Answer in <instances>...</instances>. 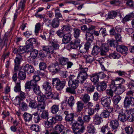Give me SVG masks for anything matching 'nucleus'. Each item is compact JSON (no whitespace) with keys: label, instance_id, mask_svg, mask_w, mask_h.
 I'll use <instances>...</instances> for the list:
<instances>
[{"label":"nucleus","instance_id":"nucleus-1","mask_svg":"<svg viewBox=\"0 0 134 134\" xmlns=\"http://www.w3.org/2000/svg\"><path fill=\"white\" fill-rule=\"evenodd\" d=\"M68 86L69 87L66 89V92L71 94H76L75 89L79 86L80 81L76 79V77L74 75H70L69 77Z\"/></svg>","mask_w":134,"mask_h":134},{"label":"nucleus","instance_id":"nucleus-53","mask_svg":"<svg viewBox=\"0 0 134 134\" xmlns=\"http://www.w3.org/2000/svg\"><path fill=\"white\" fill-rule=\"evenodd\" d=\"M95 88V86L91 84L86 89V91L87 93L91 94L94 92Z\"/></svg>","mask_w":134,"mask_h":134},{"label":"nucleus","instance_id":"nucleus-28","mask_svg":"<svg viewBox=\"0 0 134 134\" xmlns=\"http://www.w3.org/2000/svg\"><path fill=\"white\" fill-rule=\"evenodd\" d=\"M114 89V91L118 95L121 94L125 90V88L122 85L116 87Z\"/></svg>","mask_w":134,"mask_h":134},{"label":"nucleus","instance_id":"nucleus-13","mask_svg":"<svg viewBox=\"0 0 134 134\" xmlns=\"http://www.w3.org/2000/svg\"><path fill=\"white\" fill-rule=\"evenodd\" d=\"M64 113L66 115L65 119L66 122H70V124L72 123L74 120V115L73 113H70L69 112L65 111L64 112Z\"/></svg>","mask_w":134,"mask_h":134},{"label":"nucleus","instance_id":"nucleus-59","mask_svg":"<svg viewBox=\"0 0 134 134\" xmlns=\"http://www.w3.org/2000/svg\"><path fill=\"white\" fill-rule=\"evenodd\" d=\"M61 29L65 33L66 32L71 31V30H72L70 26L68 25H64L62 27Z\"/></svg>","mask_w":134,"mask_h":134},{"label":"nucleus","instance_id":"nucleus-34","mask_svg":"<svg viewBox=\"0 0 134 134\" xmlns=\"http://www.w3.org/2000/svg\"><path fill=\"white\" fill-rule=\"evenodd\" d=\"M41 117L43 119L47 120V121H46L45 123L48 122V119L49 118L48 117V111L47 110H44L42 111V113L41 114Z\"/></svg>","mask_w":134,"mask_h":134},{"label":"nucleus","instance_id":"nucleus-39","mask_svg":"<svg viewBox=\"0 0 134 134\" xmlns=\"http://www.w3.org/2000/svg\"><path fill=\"white\" fill-rule=\"evenodd\" d=\"M86 38L88 42H92L93 40V36L92 34L90 32H87L86 34Z\"/></svg>","mask_w":134,"mask_h":134},{"label":"nucleus","instance_id":"nucleus-44","mask_svg":"<svg viewBox=\"0 0 134 134\" xmlns=\"http://www.w3.org/2000/svg\"><path fill=\"white\" fill-rule=\"evenodd\" d=\"M125 130L127 134H132L134 132L133 128L130 126H127L125 127Z\"/></svg>","mask_w":134,"mask_h":134},{"label":"nucleus","instance_id":"nucleus-47","mask_svg":"<svg viewBox=\"0 0 134 134\" xmlns=\"http://www.w3.org/2000/svg\"><path fill=\"white\" fill-rule=\"evenodd\" d=\"M51 109L52 113L56 114L59 111V105L56 104L53 105L51 107Z\"/></svg>","mask_w":134,"mask_h":134},{"label":"nucleus","instance_id":"nucleus-56","mask_svg":"<svg viewBox=\"0 0 134 134\" xmlns=\"http://www.w3.org/2000/svg\"><path fill=\"white\" fill-rule=\"evenodd\" d=\"M133 17H134V15L132 14L127 15L124 17L123 20L125 22L129 21L131 20V19Z\"/></svg>","mask_w":134,"mask_h":134},{"label":"nucleus","instance_id":"nucleus-46","mask_svg":"<svg viewBox=\"0 0 134 134\" xmlns=\"http://www.w3.org/2000/svg\"><path fill=\"white\" fill-rule=\"evenodd\" d=\"M32 117L34 121L36 123H38L40 120V114L37 112L32 114Z\"/></svg>","mask_w":134,"mask_h":134},{"label":"nucleus","instance_id":"nucleus-20","mask_svg":"<svg viewBox=\"0 0 134 134\" xmlns=\"http://www.w3.org/2000/svg\"><path fill=\"white\" fill-rule=\"evenodd\" d=\"M93 122L94 124L97 125L100 124L103 121L102 118L98 113L94 115L93 117Z\"/></svg>","mask_w":134,"mask_h":134},{"label":"nucleus","instance_id":"nucleus-9","mask_svg":"<svg viewBox=\"0 0 134 134\" xmlns=\"http://www.w3.org/2000/svg\"><path fill=\"white\" fill-rule=\"evenodd\" d=\"M79 124L77 123H74L72 125V129L74 134H81L85 130L84 127H82L80 129L78 127Z\"/></svg>","mask_w":134,"mask_h":134},{"label":"nucleus","instance_id":"nucleus-63","mask_svg":"<svg viewBox=\"0 0 134 134\" xmlns=\"http://www.w3.org/2000/svg\"><path fill=\"white\" fill-rule=\"evenodd\" d=\"M109 130L108 126V124L105 126H103L101 129V131L103 133H105Z\"/></svg>","mask_w":134,"mask_h":134},{"label":"nucleus","instance_id":"nucleus-30","mask_svg":"<svg viewBox=\"0 0 134 134\" xmlns=\"http://www.w3.org/2000/svg\"><path fill=\"white\" fill-rule=\"evenodd\" d=\"M71 35L69 34H66L63 37L62 40L64 44H66L70 41Z\"/></svg>","mask_w":134,"mask_h":134},{"label":"nucleus","instance_id":"nucleus-24","mask_svg":"<svg viewBox=\"0 0 134 134\" xmlns=\"http://www.w3.org/2000/svg\"><path fill=\"white\" fill-rule=\"evenodd\" d=\"M24 71L27 72L29 74L33 73L35 71L33 66L29 64H26L24 66Z\"/></svg>","mask_w":134,"mask_h":134},{"label":"nucleus","instance_id":"nucleus-41","mask_svg":"<svg viewBox=\"0 0 134 134\" xmlns=\"http://www.w3.org/2000/svg\"><path fill=\"white\" fill-rule=\"evenodd\" d=\"M18 77L20 80H24L26 78V74L25 72L19 71L18 73Z\"/></svg>","mask_w":134,"mask_h":134},{"label":"nucleus","instance_id":"nucleus-61","mask_svg":"<svg viewBox=\"0 0 134 134\" xmlns=\"http://www.w3.org/2000/svg\"><path fill=\"white\" fill-rule=\"evenodd\" d=\"M55 18L59 19L62 18V15L60 13L59 9H57L55 10Z\"/></svg>","mask_w":134,"mask_h":134},{"label":"nucleus","instance_id":"nucleus-49","mask_svg":"<svg viewBox=\"0 0 134 134\" xmlns=\"http://www.w3.org/2000/svg\"><path fill=\"white\" fill-rule=\"evenodd\" d=\"M96 129L93 126L90 125L87 126V131L89 133L94 134L95 133Z\"/></svg>","mask_w":134,"mask_h":134},{"label":"nucleus","instance_id":"nucleus-10","mask_svg":"<svg viewBox=\"0 0 134 134\" xmlns=\"http://www.w3.org/2000/svg\"><path fill=\"white\" fill-rule=\"evenodd\" d=\"M49 70L51 71L53 70H55L56 72L55 71H53L52 73L53 74H54L56 72H58V71H59L60 69H62V67L59 65L58 62L55 63L54 64H52L49 65L48 67Z\"/></svg>","mask_w":134,"mask_h":134},{"label":"nucleus","instance_id":"nucleus-45","mask_svg":"<svg viewBox=\"0 0 134 134\" xmlns=\"http://www.w3.org/2000/svg\"><path fill=\"white\" fill-rule=\"evenodd\" d=\"M74 37L76 38H77L80 36L81 30L77 28H75L73 30Z\"/></svg>","mask_w":134,"mask_h":134},{"label":"nucleus","instance_id":"nucleus-51","mask_svg":"<svg viewBox=\"0 0 134 134\" xmlns=\"http://www.w3.org/2000/svg\"><path fill=\"white\" fill-rule=\"evenodd\" d=\"M34 93L37 95H40L41 92L40 90V87L37 85L32 88Z\"/></svg>","mask_w":134,"mask_h":134},{"label":"nucleus","instance_id":"nucleus-55","mask_svg":"<svg viewBox=\"0 0 134 134\" xmlns=\"http://www.w3.org/2000/svg\"><path fill=\"white\" fill-rule=\"evenodd\" d=\"M38 53L40 57L44 58L47 57L48 53L47 51H44L43 49L40 51Z\"/></svg>","mask_w":134,"mask_h":134},{"label":"nucleus","instance_id":"nucleus-17","mask_svg":"<svg viewBox=\"0 0 134 134\" xmlns=\"http://www.w3.org/2000/svg\"><path fill=\"white\" fill-rule=\"evenodd\" d=\"M87 77L88 74L87 73L79 72L77 79L80 80V83L81 84H82L83 83V81L87 79Z\"/></svg>","mask_w":134,"mask_h":134},{"label":"nucleus","instance_id":"nucleus-14","mask_svg":"<svg viewBox=\"0 0 134 134\" xmlns=\"http://www.w3.org/2000/svg\"><path fill=\"white\" fill-rule=\"evenodd\" d=\"M110 123L113 132L114 133L116 132L119 126L118 121L116 120H113L110 121Z\"/></svg>","mask_w":134,"mask_h":134},{"label":"nucleus","instance_id":"nucleus-15","mask_svg":"<svg viewBox=\"0 0 134 134\" xmlns=\"http://www.w3.org/2000/svg\"><path fill=\"white\" fill-rule=\"evenodd\" d=\"M128 112L127 115V120L130 122L134 121V115H133L134 111V108H131L129 110H127Z\"/></svg>","mask_w":134,"mask_h":134},{"label":"nucleus","instance_id":"nucleus-37","mask_svg":"<svg viewBox=\"0 0 134 134\" xmlns=\"http://www.w3.org/2000/svg\"><path fill=\"white\" fill-rule=\"evenodd\" d=\"M109 56L111 59H118L120 57V55L116 52L114 51L110 54Z\"/></svg>","mask_w":134,"mask_h":134},{"label":"nucleus","instance_id":"nucleus-6","mask_svg":"<svg viewBox=\"0 0 134 134\" xmlns=\"http://www.w3.org/2000/svg\"><path fill=\"white\" fill-rule=\"evenodd\" d=\"M58 64L62 68V66H64L67 65L66 68L67 69L71 68L73 65V63L69 61V59L64 57H61L58 59Z\"/></svg>","mask_w":134,"mask_h":134},{"label":"nucleus","instance_id":"nucleus-26","mask_svg":"<svg viewBox=\"0 0 134 134\" xmlns=\"http://www.w3.org/2000/svg\"><path fill=\"white\" fill-rule=\"evenodd\" d=\"M132 99L130 98L128 96L126 97L124 101V107L126 108H129L132 104Z\"/></svg>","mask_w":134,"mask_h":134},{"label":"nucleus","instance_id":"nucleus-36","mask_svg":"<svg viewBox=\"0 0 134 134\" xmlns=\"http://www.w3.org/2000/svg\"><path fill=\"white\" fill-rule=\"evenodd\" d=\"M64 129L63 126L61 124H58L54 127L55 131L58 134L62 132Z\"/></svg>","mask_w":134,"mask_h":134},{"label":"nucleus","instance_id":"nucleus-3","mask_svg":"<svg viewBox=\"0 0 134 134\" xmlns=\"http://www.w3.org/2000/svg\"><path fill=\"white\" fill-rule=\"evenodd\" d=\"M66 83V81H61L58 78L52 79V84L57 91L62 90L65 86Z\"/></svg>","mask_w":134,"mask_h":134},{"label":"nucleus","instance_id":"nucleus-8","mask_svg":"<svg viewBox=\"0 0 134 134\" xmlns=\"http://www.w3.org/2000/svg\"><path fill=\"white\" fill-rule=\"evenodd\" d=\"M125 82V80L122 78L120 77H116L111 81V84L110 85V88L112 89L115 88L116 86L117 85H122Z\"/></svg>","mask_w":134,"mask_h":134},{"label":"nucleus","instance_id":"nucleus-23","mask_svg":"<svg viewBox=\"0 0 134 134\" xmlns=\"http://www.w3.org/2000/svg\"><path fill=\"white\" fill-rule=\"evenodd\" d=\"M116 50L117 52L122 54H126L127 53L128 49L124 46L119 45L117 46Z\"/></svg>","mask_w":134,"mask_h":134},{"label":"nucleus","instance_id":"nucleus-33","mask_svg":"<svg viewBox=\"0 0 134 134\" xmlns=\"http://www.w3.org/2000/svg\"><path fill=\"white\" fill-rule=\"evenodd\" d=\"M60 20L59 19L54 18L52 20L51 25L53 28L58 27L59 25Z\"/></svg>","mask_w":134,"mask_h":134},{"label":"nucleus","instance_id":"nucleus-38","mask_svg":"<svg viewBox=\"0 0 134 134\" xmlns=\"http://www.w3.org/2000/svg\"><path fill=\"white\" fill-rule=\"evenodd\" d=\"M121 97L119 95H115L113 98L112 101L114 104H117L120 102Z\"/></svg>","mask_w":134,"mask_h":134},{"label":"nucleus","instance_id":"nucleus-54","mask_svg":"<svg viewBox=\"0 0 134 134\" xmlns=\"http://www.w3.org/2000/svg\"><path fill=\"white\" fill-rule=\"evenodd\" d=\"M29 106L32 109H35L37 107V105L35 101L32 100L29 103Z\"/></svg>","mask_w":134,"mask_h":134},{"label":"nucleus","instance_id":"nucleus-42","mask_svg":"<svg viewBox=\"0 0 134 134\" xmlns=\"http://www.w3.org/2000/svg\"><path fill=\"white\" fill-rule=\"evenodd\" d=\"M75 100L74 97L71 96L69 98L67 101L68 104L70 107H72L75 103Z\"/></svg>","mask_w":134,"mask_h":134},{"label":"nucleus","instance_id":"nucleus-35","mask_svg":"<svg viewBox=\"0 0 134 134\" xmlns=\"http://www.w3.org/2000/svg\"><path fill=\"white\" fill-rule=\"evenodd\" d=\"M26 1V0H21L19 4L18 8L16 10V12L20 9H21V10L22 11L24 10Z\"/></svg>","mask_w":134,"mask_h":134},{"label":"nucleus","instance_id":"nucleus-2","mask_svg":"<svg viewBox=\"0 0 134 134\" xmlns=\"http://www.w3.org/2000/svg\"><path fill=\"white\" fill-rule=\"evenodd\" d=\"M34 48L33 46L31 45L26 43L25 46H21L18 48H15L13 50V52L14 53H18L20 54H23L25 53H29L32 51Z\"/></svg>","mask_w":134,"mask_h":134},{"label":"nucleus","instance_id":"nucleus-32","mask_svg":"<svg viewBox=\"0 0 134 134\" xmlns=\"http://www.w3.org/2000/svg\"><path fill=\"white\" fill-rule=\"evenodd\" d=\"M23 116L25 122H29L32 120V114L25 112Z\"/></svg>","mask_w":134,"mask_h":134},{"label":"nucleus","instance_id":"nucleus-62","mask_svg":"<svg viewBox=\"0 0 134 134\" xmlns=\"http://www.w3.org/2000/svg\"><path fill=\"white\" fill-rule=\"evenodd\" d=\"M114 108L115 111H117L119 114L121 113L122 108L118 104H115Z\"/></svg>","mask_w":134,"mask_h":134},{"label":"nucleus","instance_id":"nucleus-12","mask_svg":"<svg viewBox=\"0 0 134 134\" xmlns=\"http://www.w3.org/2000/svg\"><path fill=\"white\" fill-rule=\"evenodd\" d=\"M37 83L35 81L33 80L30 81H27L25 83V88L26 89L30 90L31 89L38 85Z\"/></svg>","mask_w":134,"mask_h":134},{"label":"nucleus","instance_id":"nucleus-60","mask_svg":"<svg viewBox=\"0 0 134 134\" xmlns=\"http://www.w3.org/2000/svg\"><path fill=\"white\" fill-rule=\"evenodd\" d=\"M111 89L107 90L106 91V93L107 94V95L109 96V98H111L113 96V94L114 92L113 90H112L114 89H112L110 88Z\"/></svg>","mask_w":134,"mask_h":134},{"label":"nucleus","instance_id":"nucleus-40","mask_svg":"<svg viewBox=\"0 0 134 134\" xmlns=\"http://www.w3.org/2000/svg\"><path fill=\"white\" fill-rule=\"evenodd\" d=\"M117 15V12L115 11L112 10L108 13V17L109 19H114L116 16Z\"/></svg>","mask_w":134,"mask_h":134},{"label":"nucleus","instance_id":"nucleus-57","mask_svg":"<svg viewBox=\"0 0 134 134\" xmlns=\"http://www.w3.org/2000/svg\"><path fill=\"white\" fill-rule=\"evenodd\" d=\"M109 45L111 47H114L117 48L118 45V42L114 40H110L109 42Z\"/></svg>","mask_w":134,"mask_h":134},{"label":"nucleus","instance_id":"nucleus-4","mask_svg":"<svg viewBox=\"0 0 134 134\" xmlns=\"http://www.w3.org/2000/svg\"><path fill=\"white\" fill-rule=\"evenodd\" d=\"M51 44L52 46H43V50L47 51L48 53V52L51 53H54L56 50L59 48V46L57 43L56 40H54L52 41Z\"/></svg>","mask_w":134,"mask_h":134},{"label":"nucleus","instance_id":"nucleus-43","mask_svg":"<svg viewBox=\"0 0 134 134\" xmlns=\"http://www.w3.org/2000/svg\"><path fill=\"white\" fill-rule=\"evenodd\" d=\"M90 79L92 82L94 83L97 82L99 80V78L97 74H94L91 75Z\"/></svg>","mask_w":134,"mask_h":134},{"label":"nucleus","instance_id":"nucleus-19","mask_svg":"<svg viewBox=\"0 0 134 134\" xmlns=\"http://www.w3.org/2000/svg\"><path fill=\"white\" fill-rule=\"evenodd\" d=\"M127 110H125L124 113H119L118 118V120L122 122H124L127 120V115L128 114V112L127 111Z\"/></svg>","mask_w":134,"mask_h":134},{"label":"nucleus","instance_id":"nucleus-11","mask_svg":"<svg viewBox=\"0 0 134 134\" xmlns=\"http://www.w3.org/2000/svg\"><path fill=\"white\" fill-rule=\"evenodd\" d=\"M101 103L103 107H105L106 109L109 108H113L110 106L111 100L107 97L102 98L101 99Z\"/></svg>","mask_w":134,"mask_h":134},{"label":"nucleus","instance_id":"nucleus-5","mask_svg":"<svg viewBox=\"0 0 134 134\" xmlns=\"http://www.w3.org/2000/svg\"><path fill=\"white\" fill-rule=\"evenodd\" d=\"M62 119V117L60 115H57L54 117H50L48 122L45 123V126L47 128L52 127V125L55 124V121H61Z\"/></svg>","mask_w":134,"mask_h":134},{"label":"nucleus","instance_id":"nucleus-25","mask_svg":"<svg viewBox=\"0 0 134 134\" xmlns=\"http://www.w3.org/2000/svg\"><path fill=\"white\" fill-rule=\"evenodd\" d=\"M107 85L105 81H103L99 83L97 87V90L101 92L105 90L106 88Z\"/></svg>","mask_w":134,"mask_h":134},{"label":"nucleus","instance_id":"nucleus-31","mask_svg":"<svg viewBox=\"0 0 134 134\" xmlns=\"http://www.w3.org/2000/svg\"><path fill=\"white\" fill-rule=\"evenodd\" d=\"M76 105L77 112H81L83 108L84 103L81 101H77Z\"/></svg>","mask_w":134,"mask_h":134},{"label":"nucleus","instance_id":"nucleus-52","mask_svg":"<svg viewBox=\"0 0 134 134\" xmlns=\"http://www.w3.org/2000/svg\"><path fill=\"white\" fill-rule=\"evenodd\" d=\"M82 99L85 103H86L90 100V97L88 94L86 93L83 96Z\"/></svg>","mask_w":134,"mask_h":134},{"label":"nucleus","instance_id":"nucleus-18","mask_svg":"<svg viewBox=\"0 0 134 134\" xmlns=\"http://www.w3.org/2000/svg\"><path fill=\"white\" fill-rule=\"evenodd\" d=\"M43 89L44 91V93H48L52 90L51 84L48 81L44 82L42 85Z\"/></svg>","mask_w":134,"mask_h":134},{"label":"nucleus","instance_id":"nucleus-48","mask_svg":"<svg viewBox=\"0 0 134 134\" xmlns=\"http://www.w3.org/2000/svg\"><path fill=\"white\" fill-rule=\"evenodd\" d=\"M14 90L16 92L21 91L20 81L18 80L16 83V85L14 88Z\"/></svg>","mask_w":134,"mask_h":134},{"label":"nucleus","instance_id":"nucleus-22","mask_svg":"<svg viewBox=\"0 0 134 134\" xmlns=\"http://www.w3.org/2000/svg\"><path fill=\"white\" fill-rule=\"evenodd\" d=\"M30 52V55L28 57V60L31 61L36 58L38 52L37 50L35 49H33Z\"/></svg>","mask_w":134,"mask_h":134},{"label":"nucleus","instance_id":"nucleus-50","mask_svg":"<svg viewBox=\"0 0 134 134\" xmlns=\"http://www.w3.org/2000/svg\"><path fill=\"white\" fill-rule=\"evenodd\" d=\"M45 105L44 102L38 104L37 105V109L38 111H40V112L42 111L45 108Z\"/></svg>","mask_w":134,"mask_h":134},{"label":"nucleus","instance_id":"nucleus-64","mask_svg":"<svg viewBox=\"0 0 134 134\" xmlns=\"http://www.w3.org/2000/svg\"><path fill=\"white\" fill-rule=\"evenodd\" d=\"M36 40L35 38H31L28 40L26 42V43H28L31 45L33 46L34 44H35Z\"/></svg>","mask_w":134,"mask_h":134},{"label":"nucleus","instance_id":"nucleus-21","mask_svg":"<svg viewBox=\"0 0 134 134\" xmlns=\"http://www.w3.org/2000/svg\"><path fill=\"white\" fill-rule=\"evenodd\" d=\"M113 110V108L106 109L105 110H104L101 113V115L104 118H108L110 116V113Z\"/></svg>","mask_w":134,"mask_h":134},{"label":"nucleus","instance_id":"nucleus-7","mask_svg":"<svg viewBox=\"0 0 134 134\" xmlns=\"http://www.w3.org/2000/svg\"><path fill=\"white\" fill-rule=\"evenodd\" d=\"M15 54H17L15 59L14 60V71L15 72H17L19 69V67L20 66L21 62L23 60L22 57L21 55L22 54H20L18 53Z\"/></svg>","mask_w":134,"mask_h":134},{"label":"nucleus","instance_id":"nucleus-27","mask_svg":"<svg viewBox=\"0 0 134 134\" xmlns=\"http://www.w3.org/2000/svg\"><path fill=\"white\" fill-rule=\"evenodd\" d=\"M80 41L79 39H76L74 41H71L70 43L71 48L76 49L80 45Z\"/></svg>","mask_w":134,"mask_h":134},{"label":"nucleus","instance_id":"nucleus-58","mask_svg":"<svg viewBox=\"0 0 134 134\" xmlns=\"http://www.w3.org/2000/svg\"><path fill=\"white\" fill-rule=\"evenodd\" d=\"M31 130L36 132H38L40 131V126L38 125H32L31 127Z\"/></svg>","mask_w":134,"mask_h":134},{"label":"nucleus","instance_id":"nucleus-16","mask_svg":"<svg viewBox=\"0 0 134 134\" xmlns=\"http://www.w3.org/2000/svg\"><path fill=\"white\" fill-rule=\"evenodd\" d=\"M100 52L101 55H105L107 52L109 50V47L108 44L106 43L102 44L100 46Z\"/></svg>","mask_w":134,"mask_h":134},{"label":"nucleus","instance_id":"nucleus-29","mask_svg":"<svg viewBox=\"0 0 134 134\" xmlns=\"http://www.w3.org/2000/svg\"><path fill=\"white\" fill-rule=\"evenodd\" d=\"M97 44V43L96 45L93 46L91 53L94 56L97 55L100 52V47L98 46Z\"/></svg>","mask_w":134,"mask_h":134}]
</instances>
